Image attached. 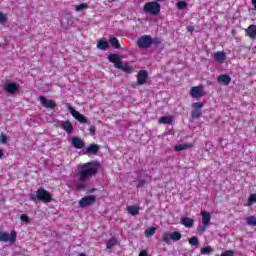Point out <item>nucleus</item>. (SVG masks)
Masks as SVG:
<instances>
[{"label": "nucleus", "mask_w": 256, "mask_h": 256, "mask_svg": "<svg viewBox=\"0 0 256 256\" xmlns=\"http://www.w3.org/2000/svg\"><path fill=\"white\" fill-rule=\"evenodd\" d=\"M99 173V163L90 161L87 163L79 164L76 171V177L80 183L76 184V189H85L87 181L93 179Z\"/></svg>", "instance_id": "nucleus-1"}, {"label": "nucleus", "mask_w": 256, "mask_h": 256, "mask_svg": "<svg viewBox=\"0 0 256 256\" xmlns=\"http://www.w3.org/2000/svg\"><path fill=\"white\" fill-rule=\"evenodd\" d=\"M41 201L42 203H51L53 201V196L45 188H40L36 191V195L30 196V201Z\"/></svg>", "instance_id": "nucleus-2"}, {"label": "nucleus", "mask_w": 256, "mask_h": 256, "mask_svg": "<svg viewBox=\"0 0 256 256\" xmlns=\"http://www.w3.org/2000/svg\"><path fill=\"white\" fill-rule=\"evenodd\" d=\"M183 235L179 231L174 232H163L162 234V241L163 243H166V245H171V241H181Z\"/></svg>", "instance_id": "nucleus-3"}, {"label": "nucleus", "mask_w": 256, "mask_h": 256, "mask_svg": "<svg viewBox=\"0 0 256 256\" xmlns=\"http://www.w3.org/2000/svg\"><path fill=\"white\" fill-rule=\"evenodd\" d=\"M145 13H149L150 15H158L161 12V4L157 1L147 2L144 5Z\"/></svg>", "instance_id": "nucleus-4"}, {"label": "nucleus", "mask_w": 256, "mask_h": 256, "mask_svg": "<svg viewBox=\"0 0 256 256\" xmlns=\"http://www.w3.org/2000/svg\"><path fill=\"white\" fill-rule=\"evenodd\" d=\"M139 49H149L153 45V38L149 35H143L137 40Z\"/></svg>", "instance_id": "nucleus-5"}, {"label": "nucleus", "mask_w": 256, "mask_h": 256, "mask_svg": "<svg viewBox=\"0 0 256 256\" xmlns=\"http://www.w3.org/2000/svg\"><path fill=\"white\" fill-rule=\"evenodd\" d=\"M0 241L4 243H15L17 241V232L14 230L10 232H1L0 231Z\"/></svg>", "instance_id": "nucleus-6"}, {"label": "nucleus", "mask_w": 256, "mask_h": 256, "mask_svg": "<svg viewBox=\"0 0 256 256\" xmlns=\"http://www.w3.org/2000/svg\"><path fill=\"white\" fill-rule=\"evenodd\" d=\"M95 201H97V197H95V195L85 196L79 200V207L85 209V207L95 204Z\"/></svg>", "instance_id": "nucleus-7"}, {"label": "nucleus", "mask_w": 256, "mask_h": 256, "mask_svg": "<svg viewBox=\"0 0 256 256\" xmlns=\"http://www.w3.org/2000/svg\"><path fill=\"white\" fill-rule=\"evenodd\" d=\"M66 106L68 107L72 117H74V119H77L79 121V123H87V117H85V115L79 113V111L75 110L73 107H71V104H66Z\"/></svg>", "instance_id": "nucleus-8"}, {"label": "nucleus", "mask_w": 256, "mask_h": 256, "mask_svg": "<svg viewBox=\"0 0 256 256\" xmlns=\"http://www.w3.org/2000/svg\"><path fill=\"white\" fill-rule=\"evenodd\" d=\"M108 61L110 63H113L115 65L116 69H121L122 67V63H123V59L121 57H119V54H110L108 56Z\"/></svg>", "instance_id": "nucleus-9"}, {"label": "nucleus", "mask_w": 256, "mask_h": 256, "mask_svg": "<svg viewBox=\"0 0 256 256\" xmlns=\"http://www.w3.org/2000/svg\"><path fill=\"white\" fill-rule=\"evenodd\" d=\"M190 95L193 99H201L203 97V85L193 86L190 90Z\"/></svg>", "instance_id": "nucleus-10"}, {"label": "nucleus", "mask_w": 256, "mask_h": 256, "mask_svg": "<svg viewBox=\"0 0 256 256\" xmlns=\"http://www.w3.org/2000/svg\"><path fill=\"white\" fill-rule=\"evenodd\" d=\"M39 101L42 107H45V109H55V107H57V103H55L53 100L45 98V96H40Z\"/></svg>", "instance_id": "nucleus-11"}, {"label": "nucleus", "mask_w": 256, "mask_h": 256, "mask_svg": "<svg viewBox=\"0 0 256 256\" xmlns=\"http://www.w3.org/2000/svg\"><path fill=\"white\" fill-rule=\"evenodd\" d=\"M149 79V72L147 70H140L137 74L138 85H145Z\"/></svg>", "instance_id": "nucleus-12"}, {"label": "nucleus", "mask_w": 256, "mask_h": 256, "mask_svg": "<svg viewBox=\"0 0 256 256\" xmlns=\"http://www.w3.org/2000/svg\"><path fill=\"white\" fill-rule=\"evenodd\" d=\"M19 89H20L19 84L15 83V82L5 84V86H4V91L6 93H9L10 95H14V93L19 91Z\"/></svg>", "instance_id": "nucleus-13"}, {"label": "nucleus", "mask_w": 256, "mask_h": 256, "mask_svg": "<svg viewBox=\"0 0 256 256\" xmlns=\"http://www.w3.org/2000/svg\"><path fill=\"white\" fill-rule=\"evenodd\" d=\"M202 225L209 226L211 225V213L208 211H201Z\"/></svg>", "instance_id": "nucleus-14"}, {"label": "nucleus", "mask_w": 256, "mask_h": 256, "mask_svg": "<svg viewBox=\"0 0 256 256\" xmlns=\"http://www.w3.org/2000/svg\"><path fill=\"white\" fill-rule=\"evenodd\" d=\"M61 128L68 133V135H71L73 133V124H71V121L66 120L61 122Z\"/></svg>", "instance_id": "nucleus-15"}, {"label": "nucleus", "mask_w": 256, "mask_h": 256, "mask_svg": "<svg viewBox=\"0 0 256 256\" xmlns=\"http://www.w3.org/2000/svg\"><path fill=\"white\" fill-rule=\"evenodd\" d=\"M217 81L221 85L227 86V85H229V83H231V76H229L227 74H221L220 76L217 77Z\"/></svg>", "instance_id": "nucleus-16"}, {"label": "nucleus", "mask_w": 256, "mask_h": 256, "mask_svg": "<svg viewBox=\"0 0 256 256\" xmlns=\"http://www.w3.org/2000/svg\"><path fill=\"white\" fill-rule=\"evenodd\" d=\"M214 59L218 63H225V60L227 59V54L223 51H217L214 53Z\"/></svg>", "instance_id": "nucleus-17"}, {"label": "nucleus", "mask_w": 256, "mask_h": 256, "mask_svg": "<svg viewBox=\"0 0 256 256\" xmlns=\"http://www.w3.org/2000/svg\"><path fill=\"white\" fill-rule=\"evenodd\" d=\"M246 35L250 39H256V25L255 24H251L250 26H248V28L246 29Z\"/></svg>", "instance_id": "nucleus-18"}, {"label": "nucleus", "mask_w": 256, "mask_h": 256, "mask_svg": "<svg viewBox=\"0 0 256 256\" xmlns=\"http://www.w3.org/2000/svg\"><path fill=\"white\" fill-rule=\"evenodd\" d=\"M72 147H75V149H83L85 147V142L81 140L79 137L72 138Z\"/></svg>", "instance_id": "nucleus-19"}, {"label": "nucleus", "mask_w": 256, "mask_h": 256, "mask_svg": "<svg viewBox=\"0 0 256 256\" xmlns=\"http://www.w3.org/2000/svg\"><path fill=\"white\" fill-rule=\"evenodd\" d=\"M181 225H184V227L191 228L193 225H195V220L193 218L189 217H183L180 221Z\"/></svg>", "instance_id": "nucleus-20"}, {"label": "nucleus", "mask_w": 256, "mask_h": 256, "mask_svg": "<svg viewBox=\"0 0 256 256\" xmlns=\"http://www.w3.org/2000/svg\"><path fill=\"white\" fill-rule=\"evenodd\" d=\"M99 149H100L99 145L90 144L86 149V153L90 155H97V153H99Z\"/></svg>", "instance_id": "nucleus-21"}, {"label": "nucleus", "mask_w": 256, "mask_h": 256, "mask_svg": "<svg viewBox=\"0 0 256 256\" xmlns=\"http://www.w3.org/2000/svg\"><path fill=\"white\" fill-rule=\"evenodd\" d=\"M193 148V143H184V144H179L174 147V151L179 153V151H185V149H191Z\"/></svg>", "instance_id": "nucleus-22"}, {"label": "nucleus", "mask_w": 256, "mask_h": 256, "mask_svg": "<svg viewBox=\"0 0 256 256\" xmlns=\"http://www.w3.org/2000/svg\"><path fill=\"white\" fill-rule=\"evenodd\" d=\"M159 125H171L173 123V116H162L158 120Z\"/></svg>", "instance_id": "nucleus-23"}, {"label": "nucleus", "mask_w": 256, "mask_h": 256, "mask_svg": "<svg viewBox=\"0 0 256 256\" xmlns=\"http://www.w3.org/2000/svg\"><path fill=\"white\" fill-rule=\"evenodd\" d=\"M97 48L101 51H107V49H109V42L105 40H99L97 42Z\"/></svg>", "instance_id": "nucleus-24"}, {"label": "nucleus", "mask_w": 256, "mask_h": 256, "mask_svg": "<svg viewBox=\"0 0 256 256\" xmlns=\"http://www.w3.org/2000/svg\"><path fill=\"white\" fill-rule=\"evenodd\" d=\"M115 245H119V240H117V238H115V237H112L106 243V249H113V247H115Z\"/></svg>", "instance_id": "nucleus-25"}, {"label": "nucleus", "mask_w": 256, "mask_h": 256, "mask_svg": "<svg viewBox=\"0 0 256 256\" xmlns=\"http://www.w3.org/2000/svg\"><path fill=\"white\" fill-rule=\"evenodd\" d=\"M128 213L135 217V215H139V207L135 205L128 206Z\"/></svg>", "instance_id": "nucleus-26"}, {"label": "nucleus", "mask_w": 256, "mask_h": 256, "mask_svg": "<svg viewBox=\"0 0 256 256\" xmlns=\"http://www.w3.org/2000/svg\"><path fill=\"white\" fill-rule=\"evenodd\" d=\"M109 43L112 45V47H114V49H119L121 47L119 45V40L116 37H111Z\"/></svg>", "instance_id": "nucleus-27"}, {"label": "nucleus", "mask_w": 256, "mask_h": 256, "mask_svg": "<svg viewBox=\"0 0 256 256\" xmlns=\"http://www.w3.org/2000/svg\"><path fill=\"white\" fill-rule=\"evenodd\" d=\"M203 107H205V103H203V102L192 103V109H194L196 111H201V109H203Z\"/></svg>", "instance_id": "nucleus-28"}, {"label": "nucleus", "mask_w": 256, "mask_h": 256, "mask_svg": "<svg viewBox=\"0 0 256 256\" xmlns=\"http://www.w3.org/2000/svg\"><path fill=\"white\" fill-rule=\"evenodd\" d=\"M188 242L192 247H199V238H197V236L189 238Z\"/></svg>", "instance_id": "nucleus-29"}, {"label": "nucleus", "mask_w": 256, "mask_h": 256, "mask_svg": "<svg viewBox=\"0 0 256 256\" xmlns=\"http://www.w3.org/2000/svg\"><path fill=\"white\" fill-rule=\"evenodd\" d=\"M156 231H157V228L152 226V227L145 230V236L146 237H153V235H155Z\"/></svg>", "instance_id": "nucleus-30"}, {"label": "nucleus", "mask_w": 256, "mask_h": 256, "mask_svg": "<svg viewBox=\"0 0 256 256\" xmlns=\"http://www.w3.org/2000/svg\"><path fill=\"white\" fill-rule=\"evenodd\" d=\"M201 115H203V112H201V110L192 109V111H191V118L192 119H199L201 117Z\"/></svg>", "instance_id": "nucleus-31"}, {"label": "nucleus", "mask_w": 256, "mask_h": 256, "mask_svg": "<svg viewBox=\"0 0 256 256\" xmlns=\"http://www.w3.org/2000/svg\"><path fill=\"white\" fill-rule=\"evenodd\" d=\"M210 253H213V248L211 246L201 248L202 255H210Z\"/></svg>", "instance_id": "nucleus-32"}, {"label": "nucleus", "mask_w": 256, "mask_h": 256, "mask_svg": "<svg viewBox=\"0 0 256 256\" xmlns=\"http://www.w3.org/2000/svg\"><path fill=\"white\" fill-rule=\"evenodd\" d=\"M248 225H251L252 227H256V218L255 216H250L246 219Z\"/></svg>", "instance_id": "nucleus-33"}, {"label": "nucleus", "mask_w": 256, "mask_h": 256, "mask_svg": "<svg viewBox=\"0 0 256 256\" xmlns=\"http://www.w3.org/2000/svg\"><path fill=\"white\" fill-rule=\"evenodd\" d=\"M177 9L180 11H183L187 7V2L186 1H180L176 3Z\"/></svg>", "instance_id": "nucleus-34"}, {"label": "nucleus", "mask_w": 256, "mask_h": 256, "mask_svg": "<svg viewBox=\"0 0 256 256\" xmlns=\"http://www.w3.org/2000/svg\"><path fill=\"white\" fill-rule=\"evenodd\" d=\"M118 69H122V71H124V73H133V68L131 66H123L121 68Z\"/></svg>", "instance_id": "nucleus-35"}, {"label": "nucleus", "mask_w": 256, "mask_h": 256, "mask_svg": "<svg viewBox=\"0 0 256 256\" xmlns=\"http://www.w3.org/2000/svg\"><path fill=\"white\" fill-rule=\"evenodd\" d=\"M145 185H147V180H145V179H140V180H138V183H137L136 187H137L138 189H140L141 187H145Z\"/></svg>", "instance_id": "nucleus-36"}, {"label": "nucleus", "mask_w": 256, "mask_h": 256, "mask_svg": "<svg viewBox=\"0 0 256 256\" xmlns=\"http://www.w3.org/2000/svg\"><path fill=\"white\" fill-rule=\"evenodd\" d=\"M83 9H89V6L85 3L76 6V11H83Z\"/></svg>", "instance_id": "nucleus-37"}, {"label": "nucleus", "mask_w": 256, "mask_h": 256, "mask_svg": "<svg viewBox=\"0 0 256 256\" xmlns=\"http://www.w3.org/2000/svg\"><path fill=\"white\" fill-rule=\"evenodd\" d=\"M253 203H256V194H251L248 198V205H252Z\"/></svg>", "instance_id": "nucleus-38"}, {"label": "nucleus", "mask_w": 256, "mask_h": 256, "mask_svg": "<svg viewBox=\"0 0 256 256\" xmlns=\"http://www.w3.org/2000/svg\"><path fill=\"white\" fill-rule=\"evenodd\" d=\"M220 256H235V252L233 250H226Z\"/></svg>", "instance_id": "nucleus-39"}, {"label": "nucleus", "mask_w": 256, "mask_h": 256, "mask_svg": "<svg viewBox=\"0 0 256 256\" xmlns=\"http://www.w3.org/2000/svg\"><path fill=\"white\" fill-rule=\"evenodd\" d=\"M0 143L2 145H5V143H7V135H5V134L0 135Z\"/></svg>", "instance_id": "nucleus-40"}, {"label": "nucleus", "mask_w": 256, "mask_h": 256, "mask_svg": "<svg viewBox=\"0 0 256 256\" xmlns=\"http://www.w3.org/2000/svg\"><path fill=\"white\" fill-rule=\"evenodd\" d=\"M0 23H7V16L0 12Z\"/></svg>", "instance_id": "nucleus-41"}, {"label": "nucleus", "mask_w": 256, "mask_h": 256, "mask_svg": "<svg viewBox=\"0 0 256 256\" xmlns=\"http://www.w3.org/2000/svg\"><path fill=\"white\" fill-rule=\"evenodd\" d=\"M207 227H209V226H205L204 224H202V226L198 227V232L205 233L207 231Z\"/></svg>", "instance_id": "nucleus-42"}, {"label": "nucleus", "mask_w": 256, "mask_h": 256, "mask_svg": "<svg viewBox=\"0 0 256 256\" xmlns=\"http://www.w3.org/2000/svg\"><path fill=\"white\" fill-rule=\"evenodd\" d=\"M21 221H23L24 223H29V216H27L26 214H22L20 216Z\"/></svg>", "instance_id": "nucleus-43"}, {"label": "nucleus", "mask_w": 256, "mask_h": 256, "mask_svg": "<svg viewBox=\"0 0 256 256\" xmlns=\"http://www.w3.org/2000/svg\"><path fill=\"white\" fill-rule=\"evenodd\" d=\"M152 45H156V46L161 45V39L159 38L152 39Z\"/></svg>", "instance_id": "nucleus-44"}, {"label": "nucleus", "mask_w": 256, "mask_h": 256, "mask_svg": "<svg viewBox=\"0 0 256 256\" xmlns=\"http://www.w3.org/2000/svg\"><path fill=\"white\" fill-rule=\"evenodd\" d=\"M89 131H90V135H92L93 137L95 136L97 129L95 128V126H90Z\"/></svg>", "instance_id": "nucleus-45"}, {"label": "nucleus", "mask_w": 256, "mask_h": 256, "mask_svg": "<svg viewBox=\"0 0 256 256\" xmlns=\"http://www.w3.org/2000/svg\"><path fill=\"white\" fill-rule=\"evenodd\" d=\"M139 256H149V253L147 252V250H141Z\"/></svg>", "instance_id": "nucleus-46"}, {"label": "nucleus", "mask_w": 256, "mask_h": 256, "mask_svg": "<svg viewBox=\"0 0 256 256\" xmlns=\"http://www.w3.org/2000/svg\"><path fill=\"white\" fill-rule=\"evenodd\" d=\"M187 31H189V33H193V31H195V27L187 26Z\"/></svg>", "instance_id": "nucleus-47"}, {"label": "nucleus", "mask_w": 256, "mask_h": 256, "mask_svg": "<svg viewBox=\"0 0 256 256\" xmlns=\"http://www.w3.org/2000/svg\"><path fill=\"white\" fill-rule=\"evenodd\" d=\"M3 155H5V153L3 152V150H0V159L3 158Z\"/></svg>", "instance_id": "nucleus-48"}, {"label": "nucleus", "mask_w": 256, "mask_h": 256, "mask_svg": "<svg viewBox=\"0 0 256 256\" xmlns=\"http://www.w3.org/2000/svg\"><path fill=\"white\" fill-rule=\"evenodd\" d=\"M78 256H87V255H85V253H81Z\"/></svg>", "instance_id": "nucleus-49"}, {"label": "nucleus", "mask_w": 256, "mask_h": 256, "mask_svg": "<svg viewBox=\"0 0 256 256\" xmlns=\"http://www.w3.org/2000/svg\"><path fill=\"white\" fill-rule=\"evenodd\" d=\"M115 0H109L110 3H113Z\"/></svg>", "instance_id": "nucleus-50"}, {"label": "nucleus", "mask_w": 256, "mask_h": 256, "mask_svg": "<svg viewBox=\"0 0 256 256\" xmlns=\"http://www.w3.org/2000/svg\"><path fill=\"white\" fill-rule=\"evenodd\" d=\"M156 1L161 2V1H165V0H156Z\"/></svg>", "instance_id": "nucleus-51"}]
</instances>
